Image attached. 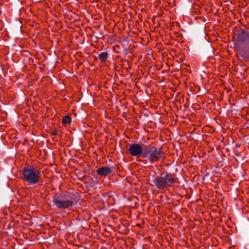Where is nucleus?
I'll use <instances>...</instances> for the list:
<instances>
[{
  "instance_id": "obj_1",
  "label": "nucleus",
  "mask_w": 249,
  "mask_h": 249,
  "mask_svg": "<svg viewBox=\"0 0 249 249\" xmlns=\"http://www.w3.org/2000/svg\"><path fill=\"white\" fill-rule=\"evenodd\" d=\"M175 181V178L171 174L163 173L155 178L153 183L157 188L163 189L171 186Z\"/></svg>"
},
{
  "instance_id": "obj_2",
  "label": "nucleus",
  "mask_w": 249,
  "mask_h": 249,
  "mask_svg": "<svg viewBox=\"0 0 249 249\" xmlns=\"http://www.w3.org/2000/svg\"><path fill=\"white\" fill-rule=\"evenodd\" d=\"M23 174V180L32 184L38 183L41 175V172L34 167L24 168Z\"/></svg>"
},
{
  "instance_id": "obj_3",
  "label": "nucleus",
  "mask_w": 249,
  "mask_h": 249,
  "mask_svg": "<svg viewBox=\"0 0 249 249\" xmlns=\"http://www.w3.org/2000/svg\"><path fill=\"white\" fill-rule=\"evenodd\" d=\"M164 153L157 147L150 145H143L142 157L152 161H156L163 156Z\"/></svg>"
},
{
  "instance_id": "obj_4",
  "label": "nucleus",
  "mask_w": 249,
  "mask_h": 249,
  "mask_svg": "<svg viewBox=\"0 0 249 249\" xmlns=\"http://www.w3.org/2000/svg\"><path fill=\"white\" fill-rule=\"evenodd\" d=\"M144 144H140L138 143H133L129 145L128 151L130 154L133 156H139L142 155V157L143 152Z\"/></svg>"
},
{
  "instance_id": "obj_5",
  "label": "nucleus",
  "mask_w": 249,
  "mask_h": 249,
  "mask_svg": "<svg viewBox=\"0 0 249 249\" xmlns=\"http://www.w3.org/2000/svg\"><path fill=\"white\" fill-rule=\"evenodd\" d=\"M53 202L54 204L59 208L66 209L71 206L73 204V202L71 200L61 201L55 198H53Z\"/></svg>"
},
{
  "instance_id": "obj_6",
  "label": "nucleus",
  "mask_w": 249,
  "mask_h": 249,
  "mask_svg": "<svg viewBox=\"0 0 249 249\" xmlns=\"http://www.w3.org/2000/svg\"><path fill=\"white\" fill-rule=\"evenodd\" d=\"M113 169L109 166H104L98 169L96 171L97 174L102 176H107L111 174Z\"/></svg>"
},
{
  "instance_id": "obj_7",
  "label": "nucleus",
  "mask_w": 249,
  "mask_h": 249,
  "mask_svg": "<svg viewBox=\"0 0 249 249\" xmlns=\"http://www.w3.org/2000/svg\"><path fill=\"white\" fill-rule=\"evenodd\" d=\"M238 40L241 42L249 40V32L243 31L238 36Z\"/></svg>"
},
{
  "instance_id": "obj_8",
  "label": "nucleus",
  "mask_w": 249,
  "mask_h": 249,
  "mask_svg": "<svg viewBox=\"0 0 249 249\" xmlns=\"http://www.w3.org/2000/svg\"><path fill=\"white\" fill-rule=\"evenodd\" d=\"M108 57V53L107 52H103L99 55V58L102 62L106 61Z\"/></svg>"
},
{
  "instance_id": "obj_9",
  "label": "nucleus",
  "mask_w": 249,
  "mask_h": 249,
  "mask_svg": "<svg viewBox=\"0 0 249 249\" xmlns=\"http://www.w3.org/2000/svg\"><path fill=\"white\" fill-rule=\"evenodd\" d=\"M71 122V118L69 116H65L62 119L63 124H69Z\"/></svg>"
},
{
  "instance_id": "obj_10",
  "label": "nucleus",
  "mask_w": 249,
  "mask_h": 249,
  "mask_svg": "<svg viewBox=\"0 0 249 249\" xmlns=\"http://www.w3.org/2000/svg\"><path fill=\"white\" fill-rule=\"evenodd\" d=\"M53 135H57V132H55H55H53Z\"/></svg>"
}]
</instances>
